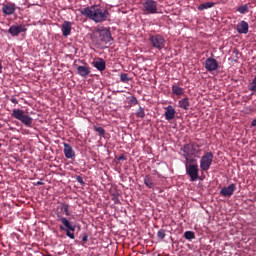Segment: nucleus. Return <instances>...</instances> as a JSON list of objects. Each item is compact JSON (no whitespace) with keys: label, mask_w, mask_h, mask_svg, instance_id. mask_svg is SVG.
<instances>
[{"label":"nucleus","mask_w":256,"mask_h":256,"mask_svg":"<svg viewBox=\"0 0 256 256\" xmlns=\"http://www.w3.org/2000/svg\"><path fill=\"white\" fill-rule=\"evenodd\" d=\"M250 127H256V117L252 122L250 123Z\"/></svg>","instance_id":"38"},{"label":"nucleus","mask_w":256,"mask_h":256,"mask_svg":"<svg viewBox=\"0 0 256 256\" xmlns=\"http://www.w3.org/2000/svg\"><path fill=\"white\" fill-rule=\"evenodd\" d=\"M172 94L174 96H183L185 94V89L180 87L178 84H173Z\"/></svg>","instance_id":"20"},{"label":"nucleus","mask_w":256,"mask_h":256,"mask_svg":"<svg viewBox=\"0 0 256 256\" xmlns=\"http://www.w3.org/2000/svg\"><path fill=\"white\" fill-rule=\"evenodd\" d=\"M1 11H3L4 14L11 16L15 13V4L14 3H7L3 5V8H1Z\"/></svg>","instance_id":"16"},{"label":"nucleus","mask_w":256,"mask_h":256,"mask_svg":"<svg viewBox=\"0 0 256 256\" xmlns=\"http://www.w3.org/2000/svg\"><path fill=\"white\" fill-rule=\"evenodd\" d=\"M0 147H1V143H0Z\"/></svg>","instance_id":"43"},{"label":"nucleus","mask_w":256,"mask_h":256,"mask_svg":"<svg viewBox=\"0 0 256 256\" xmlns=\"http://www.w3.org/2000/svg\"><path fill=\"white\" fill-rule=\"evenodd\" d=\"M175 108H173V106H167L165 107V120L167 121H172L173 119H175Z\"/></svg>","instance_id":"15"},{"label":"nucleus","mask_w":256,"mask_h":256,"mask_svg":"<svg viewBox=\"0 0 256 256\" xmlns=\"http://www.w3.org/2000/svg\"><path fill=\"white\" fill-rule=\"evenodd\" d=\"M237 12L240 13L241 15H245L246 13H248L249 12L248 4H244L243 6H239L237 8Z\"/></svg>","instance_id":"25"},{"label":"nucleus","mask_w":256,"mask_h":256,"mask_svg":"<svg viewBox=\"0 0 256 256\" xmlns=\"http://www.w3.org/2000/svg\"><path fill=\"white\" fill-rule=\"evenodd\" d=\"M184 237L188 241H191V240L195 239V233H193L192 231H187L184 233Z\"/></svg>","instance_id":"28"},{"label":"nucleus","mask_w":256,"mask_h":256,"mask_svg":"<svg viewBox=\"0 0 256 256\" xmlns=\"http://www.w3.org/2000/svg\"><path fill=\"white\" fill-rule=\"evenodd\" d=\"M94 131H96L100 137L105 136V129H103L102 127H96L95 126Z\"/></svg>","instance_id":"30"},{"label":"nucleus","mask_w":256,"mask_h":256,"mask_svg":"<svg viewBox=\"0 0 256 256\" xmlns=\"http://www.w3.org/2000/svg\"><path fill=\"white\" fill-rule=\"evenodd\" d=\"M236 190L237 186L234 183H231L229 186H225L220 190V196L223 198H231Z\"/></svg>","instance_id":"9"},{"label":"nucleus","mask_w":256,"mask_h":256,"mask_svg":"<svg viewBox=\"0 0 256 256\" xmlns=\"http://www.w3.org/2000/svg\"><path fill=\"white\" fill-rule=\"evenodd\" d=\"M144 116H145L144 108L140 107L138 110H136V117L143 119Z\"/></svg>","instance_id":"31"},{"label":"nucleus","mask_w":256,"mask_h":256,"mask_svg":"<svg viewBox=\"0 0 256 256\" xmlns=\"http://www.w3.org/2000/svg\"><path fill=\"white\" fill-rule=\"evenodd\" d=\"M144 185L149 189H153L155 187V183H153V179L150 175H146V177H144Z\"/></svg>","instance_id":"23"},{"label":"nucleus","mask_w":256,"mask_h":256,"mask_svg":"<svg viewBox=\"0 0 256 256\" xmlns=\"http://www.w3.org/2000/svg\"><path fill=\"white\" fill-rule=\"evenodd\" d=\"M91 70L88 66H77V75L80 77L86 78L88 75H90Z\"/></svg>","instance_id":"18"},{"label":"nucleus","mask_w":256,"mask_h":256,"mask_svg":"<svg viewBox=\"0 0 256 256\" xmlns=\"http://www.w3.org/2000/svg\"><path fill=\"white\" fill-rule=\"evenodd\" d=\"M56 216L58 217V221L62 223V225L59 226V229H61V231H65L68 238L75 239V233L72 232H75L76 226L71 225V222L67 218L62 217L60 212H58Z\"/></svg>","instance_id":"3"},{"label":"nucleus","mask_w":256,"mask_h":256,"mask_svg":"<svg viewBox=\"0 0 256 256\" xmlns=\"http://www.w3.org/2000/svg\"><path fill=\"white\" fill-rule=\"evenodd\" d=\"M247 89H249L250 92H256V77L249 83Z\"/></svg>","instance_id":"27"},{"label":"nucleus","mask_w":256,"mask_h":256,"mask_svg":"<svg viewBox=\"0 0 256 256\" xmlns=\"http://www.w3.org/2000/svg\"><path fill=\"white\" fill-rule=\"evenodd\" d=\"M157 237L161 240L166 238V231L164 229H161L157 233Z\"/></svg>","instance_id":"32"},{"label":"nucleus","mask_w":256,"mask_h":256,"mask_svg":"<svg viewBox=\"0 0 256 256\" xmlns=\"http://www.w3.org/2000/svg\"><path fill=\"white\" fill-rule=\"evenodd\" d=\"M178 107L187 111L188 107H190V101L188 100V98H184L182 100H179Z\"/></svg>","instance_id":"22"},{"label":"nucleus","mask_w":256,"mask_h":256,"mask_svg":"<svg viewBox=\"0 0 256 256\" xmlns=\"http://www.w3.org/2000/svg\"><path fill=\"white\" fill-rule=\"evenodd\" d=\"M212 7H214V3L213 2H206V3L200 4L199 7H197V9L199 11H204V10L210 9Z\"/></svg>","instance_id":"24"},{"label":"nucleus","mask_w":256,"mask_h":256,"mask_svg":"<svg viewBox=\"0 0 256 256\" xmlns=\"http://www.w3.org/2000/svg\"><path fill=\"white\" fill-rule=\"evenodd\" d=\"M184 158H185V167L197 166V160L195 159V156H188Z\"/></svg>","instance_id":"21"},{"label":"nucleus","mask_w":256,"mask_h":256,"mask_svg":"<svg viewBox=\"0 0 256 256\" xmlns=\"http://www.w3.org/2000/svg\"><path fill=\"white\" fill-rule=\"evenodd\" d=\"M237 33L240 35H247L249 33V24L246 21L238 22L236 26Z\"/></svg>","instance_id":"13"},{"label":"nucleus","mask_w":256,"mask_h":256,"mask_svg":"<svg viewBox=\"0 0 256 256\" xmlns=\"http://www.w3.org/2000/svg\"><path fill=\"white\" fill-rule=\"evenodd\" d=\"M87 241H88V235L85 234L82 236V242H83V244H85V243H87Z\"/></svg>","instance_id":"36"},{"label":"nucleus","mask_w":256,"mask_h":256,"mask_svg":"<svg viewBox=\"0 0 256 256\" xmlns=\"http://www.w3.org/2000/svg\"><path fill=\"white\" fill-rule=\"evenodd\" d=\"M93 66L100 72L105 71L106 69V62L102 58H98L96 62L93 63Z\"/></svg>","instance_id":"19"},{"label":"nucleus","mask_w":256,"mask_h":256,"mask_svg":"<svg viewBox=\"0 0 256 256\" xmlns=\"http://www.w3.org/2000/svg\"><path fill=\"white\" fill-rule=\"evenodd\" d=\"M213 158L214 156L212 152H206L205 155L200 158V170H210L211 164L213 163Z\"/></svg>","instance_id":"7"},{"label":"nucleus","mask_w":256,"mask_h":256,"mask_svg":"<svg viewBox=\"0 0 256 256\" xmlns=\"http://www.w3.org/2000/svg\"><path fill=\"white\" fill-rule=\"evenodd\" d=\"M10 102H12V104H18L17 98H10Z\"/></svg>","instance_id":"37"},{"label":"nucleus","mask_w":256,"mask_h":256,"mask_svg":"<svg viewBox=\"0 0 256 256\" xmlns=\"http://www.w3.org/2000/svg\"><path fill=\"white\" fill-rule=\"evenodd\" d=\"M80 14L86 16L94 23H103L108 20L109 12L107 9L100 8L99 6H91L80 9Z\"/></svg>","instance_id":"1"},{"label":"nucleus","mask_w":256,"mask_h":256,"mask_svg":"<svg viewBox=\"0 0 256 256\" xmlns=\"http://www.w3.org/2000/svg\"><path fill=\"white\" fill-rule=\"evenodd\" d=\"M126 160L125 155H120V157H118V161H123Z\"/></svg>","instance_id":"39"},{"label":"nucleus","mask_w":256,"mask_h":256,"mask_svg":"<svg viewBox=\"0 0 256 256\" xmlns=\"http://www.w3.org/2000/svg\"><path fill=\"white\" fill-rule=\"evenodd\" d=\"M2 69H3V65H1V63H0V74H1Z\"/></svg>","instance_id":"41"},{"label":"nucleus","mask_w":256,"mask_h":256,"mask_svg":"<svg viewBox=\"0 0 256 256\" xmlns=\"http://www.w3.org/2000/svg\"><path fill=\"white\" fill-rule=\"evenodd\" d=\"M44 256H52V254L44 255Z\"/></svg>","instance_id":"42"},{"label":"nucleus","mask_w":256,"mask_h":256,"mask_svg":"<svg viewBox=\"0 0 256 256\" xmlns=\"http://www.w3.org/2000/svg\"><path fill=\"white\" fill-rule=\"evenodd\" d=\"M12 117L20 121L21 123H23V125L26 126L27 128H32L33 119L31 116L25 115L23 110H20V109L12 110Z\"/></svg>","instance_id":"4"},{"label":"nucleus","mask_w":256,"mask_h":256,"mask_svg":"<svg viewBox=\"0 0 256 256\" xmlns=\"http://www.w3.org/2000/svg\"><path fill=\"white\" fill-rule=\"evenodd\" d=\"M64 155L67 159H74L76 156L75 150L68 143H64Z\"/></svg>","instance_id":"14"},{"label":"nucleus","mask_w":256,"mask_h":256,"mask_svg":"<svg viewBox=\"0 0 256 256\" xmlns=\"http://www.w3.org/2000/svg\"><path fill=\"white\" fill-rule=\"evenodd\" d=\"M41 185H44V183L41 181L36 182V186H41Z\"/></svg>","instance_id":"40"},{"label":"nucleus","mask_w":256,"mask_h":256,"mask_svg":"<svg viewBox=\"0 0 256 256\" xmlns=\"http://www.w3.org/2000/svg\"><path fill=\"white\" fill-rule=\"evenodd\" d=\"M129 102H130V104H132L134 106L138 104V100L135 96L130 97Z\"/></svg>","instance_id":"34"},{"label":"nucleus","mask_w":256,"mask_h":256,"mask_svg":"<svg viewBox=\"0 0 256 256\" xmlns=\"http://www.w3.org/2000/svg\"><path fill=\"white\" fill-rule=\"evenodd\" d=\"M27 31L26 25H12L10 26L7 33L12 35V37H18L21 33H25Z\"/></svg>","instance_id":"11"},{"label":"nucleus","mask_w":256,"mask_h":256,"mask_svg":"<svg viewBox=\"0 0 256 256\" xmlns=\"http://www.w3.org/2000/svg\"><path fill=\"white\" fill-rule=\"evenodd\" d=\"M60 209H61V211H62L65 215L70 216V212H69L70 205L61 203Z\"/></svg>","instance_id":"26"},{"label":"nucleus","mask_w":256,"mask_h":256,"mask_svg":"<svg viewBox=\"0 0 256 256\" xmlns=\"http://www.w3.org/2000/svg\"><path fill=\"white\" fill-rule=\"evenodd\" d=\"M149 42L156 50H163L166 46V39L161 34H149Z\"/></svg>","instance_id":"5"},{"label":"nucleus","mask_w":256,"mask_h":256,"mask_svg":"<svg viewBox=\"0 0 256 256\" xmlns=\"http://www.w3.org/2000/svg\"><path fill=\"white\" fill-rule=\"evenodd\" d=\"M96 37L98 38V42H100V43H103L106 45L112 44V36H111V31L109 30V28L98 30L96 32Z\"/></svg>","instance_id":"6"},{"label":"nucleus","mask_w":256,"mask_h":256,"mask_svg":"<svg viewBox=\"0 0 256 256\" xmlns=\"http://www.w3.org/2000/svg\"><path fill=\"white\" fill-rule=\"evenodd\" d=\"M111 200L114 204H120L119 196L117 194H112Z\"/></svg>","instance_id":"33"},{"label":"nucleus","mask_w":256,"mask_h":256,"mask_svg":"<svg viewBox=\"0 0 256 256\" xmlns=\"http://www.w3.org/2000/svg\"><path fill=\"white\" fill-rule=\"evenodd\" d=\"M187 175L190 177L191 182L197 181L199 179V168L198 166H185Z\"/></svg>","instance_id":"10"},{"label":"nucleus","mask_w":256,"mask_h":256,"mask_svg":"<svg viewBox=\"0 0 256 256\" xmlns=\"http://www.w3.org/2000/svg\"><path fill=\"white\" fill-rule=\"evenodd\" d=\"M219 68V63L214 58H207L205 61V69L208 72L216 71Z\"/></svg>","instance_id":"12"},{"label":"nucleus","mask_w":256,"mask_h":256,"mask_svg":"<svg viewBox=\"0 0 256 256\" xmlns=\"http://www.w3.org/2000/svg\"><path fill=\"white\" fill-rule=\"evenodd\" d=\"M61 31H62V36L65 38L69 37L71 34V22L70 21H65L61 25Z\"/></svg>","instance_id":"17"},{"label":"nucleus","mask_w":256,"mask_h":256,"mask_svg":"<svg viewBox=\"0 0 256 256\" xmlns=\"http://www.w3.org/2000/svg\"><path fill=\"white\" fill-rule=\"evenodd\" d=\"M158 3L155 0H146L143 4V11L147 14L157 13Z\"/></svg>","instance_id":"8"},{"label":"nucleus","mask_w":256,"mask_h":256,"mask_svg":"<svg viewBox=\"0 0 256 256\" xmlns=\"http://www.w3.org/2000/svg\"><path fill=\"white\" fill-rule=\"evenodd\" d=\"M76 181H77V183H79L82 186L85 185L84 178L81 176H76Z\"/></svg>","instance_id":"35"},{"label":"nucleus","mask_w":256,"mask_h":256,"mask_svg":"<svg viewBox=\"0 0 256 256\" xmlns=\"http://www.w3.org/2000/svg\"><path fill=\"white\" fill-rule=\"evenodd\" d=\"M120 81H121V83H129V81H131V79H129L127 73H121Z\"/></svg>","instance_id":"29"},{"label":"nucleus","mask_w":256,"mask_h":256,"mask_svg":"<svg viewBox=\"0 0 256 256\" xmlns=\"http://www.w3.org/2000/svg\"><path fill=\"white\" fill-rule=\"evenodd\" d=\"M181 151L184 153V158L194 157L199 158L201 154V148L196 142H190L181 147Z\"/></svg>","instance_id":"2"}]
</instances>
